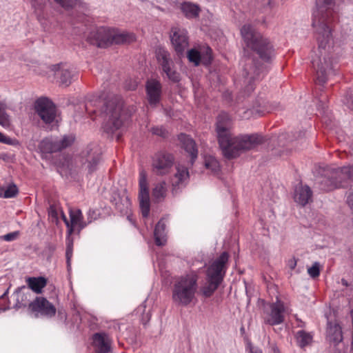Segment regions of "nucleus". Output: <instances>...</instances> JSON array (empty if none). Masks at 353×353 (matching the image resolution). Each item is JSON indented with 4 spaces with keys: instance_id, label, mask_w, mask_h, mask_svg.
<instances>
[{
    "instance_id": "nucleus-1",
    "label": "nucleus",
    "mask_w": 353,
    "mask_h": 353,
    "mask_svg": "<svg viewBox=\"0 0 353 353\" xmlns=\"http://www.w3.org/2000/svg\"><path fill=\"white\" fill-rule=\"evenodd\" d=\"M341 0H316V9L312 14L318 48L311 54V63L316 71V81L324 84L334 73L333 61L330 55L332 42L331 25L336 20Z\"/></svg>"
},
{
    "instance_id": "nucleus-2",
    "label": "nucleus",
    "mask_w": 353,
    "mask_h": 353,
    "mask_svg": "<svg viewBox=\"0 0 353 353\" xmlns=\"http://www.w3.org/2000/svg\"><path fill=\"white\" fill-rule=\"evenodd\" d=\"M231 120L226 113L219 115L216 121L218 141L223 154L228 159H234L244 151L252 150L264 141L259 134L242 135L232 137L231 132Z\"/></svg>"
},
{
    "instance_id": "nucleus-3",
    "label": "nucleus",
    "mask_w": 353,
    "mask_h": 353,
    "mask_svg": "<svg viewBox=\"0 0 353 353\" xmlns=\"http://www.w3.org/2000/svg\"><path fill=\"white\" fill-rule=\"evenodd\" d=\"M241 34L245 43V48L255 52L259 58L267 63L274 57V49L270 41L249 24L244 25Z\"/></svg>"
},
{
    "instance_id": "nucleus-4",
    "label": "nucleus",
    "mask_w": 353,
    "mask_h": 353,
    "mask_svg": "<svg viewBox=\"0 0 353 353\" xmlns=\"http://www.w3.org/2000/svg\"><path fill=\"white\" fill-rule=\"evenodd\" d=\"M199 276L191 272L179 277L174 282L172 293L173 302L182 306H187L195 299L198 290Z\"/></svg>"
},
{
    "instance_id": "nucleus-5",
    "label": "nucleus",
    "mask_w": 353,
    "mask_h": 353,
    "mask_svg": "<svg viewBox=\"0 0 353 353\" xmlns=\"http://www.w3.org/2000/svg\"><path fill=\"white\" fill-rule=\"evenodd\" d=\"M228 258V254L223 252L208 268L206 283L201 288V293L205 298L212 296L222 282Z\"/></svg>"
},
{
    "instance_id": "nucleus-6",
    "label": "nucleus",
    "mask_w": 353,
    "mask_h": 353,
    "mask_svg": "<svg viewBox=\"0 0 353 353\" xmlns=\"http://www.w3.org/2000/svg\"><path fill=\"white\" fill-rule=\"evenodd\" d=\"M126 119L123 111V103L118 99H113L105 103V119L103 123V130L108 133H112L118 130Z\"/></svg>"
},
{
    "instance_id": "nucleus-7",
    "label": "nucleus",
    "mask_w": 353,
    "mask_h": 353,
    "mask_svg": "<svg viewBox=\"0 0 353 353\" xmlns=\"http://www.w3.org/2000/svg\"><path fill=\"white\" fill-rule=\"evenodd\" d=\"M353 176V166H345L333 170L331 176L323 178L321 181V188L331 191L345 186V182Z\"/></svg>"
},
{
    "instance_id": "nucleus-8",
    "label": "nucleus",
    "mask_w": 353,
    "mask_h": 353,
    "mask_svg": "<svg viewBox=\"0 0 353 353\" xmlns=\"http://www.w3.org/2000/svg\"><path fill=\"white\" fill-rule=\"evenodd\" d=\"M156 57L158 63L167 78L173 83L179 82L181 75L174 68V64L170 53L163 48H159L156 51Z\"/></svg>"
},
{
    "instance_id": "nucleus-9",
    "label": "nucleus",
    "mask_w": 353,
    "mask_h": 353,
    "mask_svg": "<svg viewBox=\"0 0 353 353\" xmlns=\"http://www.w3.org/2000/svg\"><path fill=\"white\" fill-rule=\"evenodd\" d=\"M139 199L141 214L143 217H148L150 213V203L147 174L145 171L143 170H141L139 172Z\"/></svg>"
},
{
    "instance_id": "nucleus-10",
    "label": "nucleus",
    "mask_w": 353,
    "mask_h": 353,
    "mask_svg": "<svg viewBox=\"0 0 353 353\" xmlns=\"http://www.w3.org/2000/svg\"><path fill=\"white\" fill-rule=\"evenodd\" d=\"M35 110L46 123H52L56 117L55 105L47 98H40L36 101Z\"/></svg>"
},
{
    "instance_id": "nucleus-11",
    "label": "nucleus",
    "mask_w": 353,
    "mask_h": 353,
    "mask_svg": "<svg viewBox=\"0 0 353 353\" xmlns=\"http://www.w3.org/2000/svg\"><path fill=\"white\" fill-rule=\"evenodd\" d=\"M284 304L277 299L276 302L270 304L269 310L265 312L264 322L270 325H279L284 321Z\"/></svg>"
},
{
    "instance_id": "nucleus-12",
    "label": "nucleus",
    "mask_w": 353,
    "mask_h": 353,
    "mask_svg": "<svg viewBox=\"0 0 353 353\" xmlns=\"http://www.w3.org/2000/svg\"><path fill=\"white\" fill-rule=\"evenodd\" d=\"M173 163L174 157L171 154L166 152H159L153 157V170L157 174H165L172 167Z\"/></svg>"
},
{
    "instance_id": "nucleus-13",
    "label": "nucleus",
    "mask_w": 353,
    "mask_h": 353,
    "mask_svg": "<svg viewBox=\"0 0 353 353\" xmlns=\"http://www.w3.org/2000/svg\"><path fill=\"white\" fill-rule=\"evenodd\" d=\"M29 309L35 313V316L52 317L56 314L55 307L43 297H37L29 304Z\"/></svg>"
},
{
    "instance_id": "nucleus-14",
    "label": "nucleus",
    "mask_w": 353,
    "mask_h": 353,
    "mask_svg": "<svg viewBox=\"0 0 353 353\" xmlns=\"http://www.w3.org/2000/svg\"><path fill=\"white\" fill-rule=\"evenodd\" d=\"M74 140V138L71 135L64 136L60 139H46L41 142V147L46 152H57L71 145Z\"/></svg>"
},
{
    "instance_id": "nucleus-15",
    "label": "nucleus",
    "mask_w": 353,
    "mask_h": 353,
    "mask_svg": "<svg viewBox=\"0 0 353 353\" xmlns=\"http://www.w3.org/2000/svg\"><path fill=\"white\" fill-rule=\"evenodd\" d=\"M88 41L99 48H104L110 44V29L100 27L91 31L87 38Z\"/></svg>"
},
{
    "instance_id": "nucleus-16",
    "label": "nucleus",
    "mask_w": 353,
    "mask_h": 353,
    "mask_svg": "<svg viewBox=\"0 0 353 353\" xmlns=\"http://www.w3.org/2000/svg\"><path fill=\"white\" fill-rule=\"evenodd\" d=\"M176 170V173L171 179L173 194H177L180 190L186 185L190 176L188 168L183 165H177Z\"/></svg>"
},
{
    "instance_id": "nucleus-17",
    "label": "nucleus",
    "mask_w": 353,
    "mask_h": 353,
    "mask_svg": "<svg viewBox=\"0 0 353 353\" xmlns=\"http://www.w3.org/2000/svg\"><path fill=\"white\" fill-rule=\"evenodd\" d=\"M50 68L54 72V75L59 79L60 83L66 86L72 83L76 76L75 71L66 64L52 65Z\"/></svg>"
},
{
    "instance_id": "nucleus-18",
    "label": "nucleus",
    "mask_w": 353,
    "mask_h": 353,
    "mask_svg": "<svg viewBox=\"0 0 353 353\" xmlns=\"http://www.w3.org/2000/svg\"><path fill=\"white\" fill-rule=\"evenodd\" d=\"M70 222L68 227V236H70L74 232L77 231L79 233L84 228L87 226L86 221H83V214L79 209H70L69 211Z\"/></svg>"
},
{
    "instance_id": "nucleus-19",
    "label": "nucleus",
    "mask_w": 353,
    "mask_h": 353,
    "mask_svg": "<svg viewBox=\"0 0 353 353\" xmlns=\"http://www.w3.org/2000/svg\"><path fill=\"white\" fill-rule=\"evenodd\" d=\"M147 99L150 105L155 106L160 101L161 95V83L159 81L151 79L147 81Z\"/></svg>"
},
{
    "instance_id": "nucleus-20",
    "label": "nucleus",
    "mask_w": 353,
    "mask_h": 353,
    "mask_svg": "<svg viewBox=\"0 0 353 353\" xmlns=\"http://www.w3.org/2000/svg\"><path fill=\"white\" fill-rule=\"evenodd\" d=\"M171 36L172 43L178 54H182L188 46V38L185 30L174 28Z\"/></svg>"
},
{
    "instance_id": "nucleus-21",
    "label": "nucleus",
    "mask_w": 353,
    "mask_h": 353,
    "mask_svg": "<svg viewBox=\"0 0 353 353\" xmlns=\"http://www.w3.org/2000/svg\"><path fill=\"white\" fill-rule=\"evenodd\" d=\"M100 161V155L92 150L83 152L81 157H80V162L82 164L83 170L88 171L89 174L94 172L98 167Z\"/></svg>"
},
{
    "instance_id": "nucleus-22",
    "label": "nucleus",
    "mask_w": 353,
    "mask_h": 353,
    "mask_svg": "<svg viewBox=\"0 0 353 353\" xmlns=\"http://www.w3.org/2000/svg\"><path fill=\"white\" fill-rule=\"evenodd\" d=\"M252 61L250 59L247 60L246 65L244 68L247 77L249 79V85L247 86L248 92L250 93L254 90V86L251 82L254 79L260 78L261 74H263L266 68L262 65H252Z\"/></svg>"
},
{
    "instance_id": "nucleus-23",
    "label": "nucleus",
    "mask_w": 353,
    "mask_h": 353,
    "mask_svg": "<svg viewBox=\"0 0 353 353\" xmlns=\"http://www.w3.org/2000/svg\"><path fill=\"white\" fill-rule=\"evenodd\" d=\"M211 53L212 50L209 47H206L203 51L192 48L188 51L187 57L190 63H192L195 66H198L201 59L203 60L205 63L210 62L212 59Z\"/></svg>"
},
{
    "instance_id": "nucleus-24",
    "label": "nucleus",
    "mask_w": 353,
    "mask_h": 353,
    "mask_svg": "<svg viewBox=\"0 0 353 353\" xmlns=\"http://www.w3.org/2000/svg\"><path fill=\"white\" fill-rule=\"evenodd\" d=\"M93 346L98 353H108L111 350V339L104 333H96L93 335Z\"/></svg>"
},
{
    "instance_id": "nucleus-25",
    "label": "nucleus",
    "mask_w": 353,
    "mask_h": 353,
    "mask_svg": "<svg viewBox=\"0 0 353 353\" xmlns=\"http://www.w3.org/2000/svg\"><path fill=\"white\" fill-rule=\"evenodd\" d=\"M179 140L182 148L189 154L191 158V163H193L198 157V149L195 141L188 135L181 134Z\"/></svg>"
},
{
    "instance_id": "nucleus-26",
    "label": "nucleus",
    "mask_w": 353,
    "mask_h": 353,
    "mask_svg": "<svg viewBox=\"0 0 353 353\" xmlns=\"http://www.w3.org/2000/svg\"><path fill=\"white\" fill-rule=\"evenodd\" d=\"M326 332L327 339L334 345L343 341L341 327L336 321H328Z\"/></svg>"
},
{
    "instance_id": "nucleus-27",
    "label": "nucleus",
    "mask_w": 353,
    "mask_h": 353,
    "mask_svg": "<svg viewBox=\"0 0 353 353\" xmlns=\"http://www.w3.org/2000/svg\"><path fill=\"white\" fill-rule=\"evenodd\" d=\"M312 192L309 186L299 184L294 190V201L302 206L312 200Z\"/></svg>"
},
{
    "instance_id": "nucleus-28",
    "label": "nucleus",
    "mask_w": 353,
    "mask_h": 353,
    "mask_svg": "<svg viewBox=\"0 0 353 353\" xmlns=\"http://www.w3.org/2000/svg\"><path fill=\"white\" fill-rule=\"evenodd\" d=\"M135 40L136 37L132 32H119L110 29V44L130 43Z\"/></svg>"
},
{
    "instance_id": "nucleus-29",
    "label": "nucleus",
    "mask_w": 353,
    "mask_h": 353,
    "mask_svg": "<svg viewBox=\"0 0 353 353\" xmlns=\"http://www.w3.org/2000/svg\"><path fill=\"white\" fill-rule=\"evenodd\" d=\"M26 283L33 292L40 294L46 286L47 280L43 276L28 277L26 279Z\"/></svg>"
},
{
    "instance_id": "nucleus-30",
    "label": "nucleus",
    "mask_w": 353,
    "mask_h": 353,
    "mask_svg": "<svg viewBox=\"0 0 353 353\" xmlns=\"http://www.w3.org/2000/svg\"><path fill=\"white\" fill-rule=\"evenodd\" d=\"M58 4L65 9H69L74 6L77 3V0H54ZM44 0H31V5L35 11L41 10L44 6Z\"/></svg>"
},
{
    "instance_id": "nucleus-31",
    "label": "nucleus",
    "mask_w": 353,
    "mask_h": 353,
    "mask_svg": "<svg viewBox=\"0 0 353 353\" xmlns=\"http://www.w3.org/2000/svg\"><path fill=\"white\" fill-rule=\"evenodd\" d=\"M167 193L166 183L164 181L159 182L154 185L152 189V196L157 202L163 201Z\"/></svg>"
},
{
    "instance_id": "nucleus-32",
    "label": "nucleus",
    "mask_w": 353,
    "mask_h": 353,
    "mask_svg": "<svg viewBox=\"0 0 353 353\" xmlns=\"http://www.w3.org/2000/svg\"><path fill=\"white\" fill-rule=\"evenodd\" d=\"M295 338L297 345L301 348H304L312 343L313 336L310 332H307L304 330H299L296 332Z\"/></svg>"
},
{
    "instance_id": "nucleus-33",
    "label": "nucleus",
    "mask_w": 353,
    "mask_h": 353,
    "mask_svg": "<svg viewBox=\"0 0 353 353\" xmlns=\"http://www.w3.org/2000/svg\"><path fill=\"white\" fill-rule=\"evenodd\" d=\"M181 10L186 17L192 19L199 16L200 8L196 4L185 2L181 5Z\"/></svg>"
},
{
    "instance_id": "nucleus-34",
    "label": "nucleus",
    "mask_w": 353,
    "mask_h": 353,
    "mask_svg": "<svg viewBox=\"0 0 353 353\" xmlns=\"http://www.w3.org/2000/svg\"><path fill=\"white\" fill-rule=\"evenodd\" d=\"M165 229V225L163 223L161 222H159L155 227L154 235L155 243L157 245H164L166 242Z\"/></svg>"
},
{
    "instance_id": "nucleus-35",
    "label": "nucleus",
    "mask_w": 353,
    "mask_h": 353,
    "mask_svg": "<svg viewBox=\"0 0 353 353\" xmlns=\"http://www.w3.org/2000/svg\"><path fill=\"white\" fill-rule=\"evenodd\" d=\"M18 192V188L13 183L0 188V196L3 198H13L17 195Z\"/></svg>"
},
{
    "instance_id": "nucleus-36",
    "label": "nucleus",
    "mask_w": 353,
    "mask_h": 353,
    "mask_svg": "<svg viewBox=\"0 0 353 353\" xmlns=\"http://www.w3.org/2000/svg\"><path fill=\"white\" fill-rule=\"evenodd\" d=\"M6 106L0 102V125L8 128L10 125V120L9 116L5 112Z\"/></svg>"
},
{
    "instance_id": "nucleus-37",
    "label": "nucleus",
    "mask_w": 353,
    "mask_h": 353,
    "mask_svg": "<svg viewBox=\"0 0 353 353\" xmlns=\"http://www.w3.org/2000/svg\"><path fill=\"white\" fill-rule=\"evenodd\" d=\"M205 166L207 169L210 170L212 172H216L219 169L218 161L213 157L210 156L205 158Z\"/></svg>"
},
{
    "instance_id": "nucleus-38",
    "label": "nucleus",
    "mask_w": 353,
    "mask_h": 353,
    "mask_svg": "<svg viewBox=\"0 0 353 353\" xmlns=\"http://www.w3.org/2000/svg\"><path fill=\"white\" fill-rule=\"evenodd\" d=\"M307 273L310 277L315 279L320 274V264L319 262H314L312 267L307 269Z\"/></svg>"
},
{
    "instance_id": "nucleus-39",
    "label": "nucleus",
    "mask_w": 353,
    "mask_h": 353,
    "mask_svg": "<svg viewBox=\"0 0 353 353\" xmlns=\"http://www.w3.org/2000/svg\"><path fill=\"white\" fill-rule=\"evenodd\" d=\"M99 214L97 210H90L87 213V225L99 218Z\"/></svg>"
},
{
    "instance_id": "nucleus-40",
    "label": "nucleus",
    "mask_w": 353,
    "mask_h": 353,
    "mask_svg": "<svg viewBox=\"0 0 353 353\" xmlns=\"http://www.w3.org/2000/svg\"><path fill=\"white\" fill-rule=\"evenodd\" d=\"M151 132L152 134L161 137H165L168 135V131L163 127H153L151 129Z\"/></svg>"
},
{
    "instance_id": "nucleus-41",
    "label": "nucleus",
    "mask_w": 353,
    "mask_h": 353,
    "mask_svg": "<svg viewBox=\"0 0 353 353\" xmlns=\"http://www.w3.org/2000/svg\"><path fill=\"white\" fill-rule=\"evenodd\" d=\"M19 232L18 231H15L1 236H0V239L9 242L16 240L19 237Z\"/></svg>"
},
{
    "instance_id": "nucleus-42",
    "label": "nucleus",
    "mask_w": 353,
    "mask_h": 353,
    "mask_svg": "<svg viewBox=\"0 0 353 353\" xmlns=\"http://www.w3.org/2000/svg\"><path fill=\"white\" fill-rule=\"evenodd\" d=\"M68 243H67V249H66V258L67 263L69 265L70 259L72 255V241L70 239V236H68Z\"/></svg>"
},
{
    "instance_id": "nucleus-43",
    "label": "nucleus",
    "mask_w": 353,
    "mask_h": 353,
    "mask_svg": "<svg viewBox=\"0 0 353 353\" xmlns=\"http://www.w3.org/2000/svg\"><path fill=\"white\" fill-rule=\"evenodd\" d=\"M345 103L350 108L353 110V89L347 92L345 97Z\"/></svg>"
},
{
    "instance_id": "nucleus-44",
    "label": "nucleus",
    "mask_w": 353,
    "mask_h": 353,
    "mask_svg": "<svg viewBox=\"0 0 353 353\" xmlns=\"http://www.w3.org/2000/svg\"><path fill=\"white\" fill-rule=\"evenodd\" d=\"M48 215L52 220L57 221L58 220V210L54 206L51 205L48 210Z\"/></svg>"
},
{
    "instance_id": "nucleus-45",
    "label": "nucleus",
    "mask_w": 353,
    "mask_h": 353,
    "mask_svg": "<svg viewBox=\"0 0 353 353\" xmlns=\"http://www.w3.org/2000/svg\"><path fill=\"white\" fill-rule=\"evenodd\" d=\"M0 143L8 144V145H12L13 140L12 139H10V137L4 135L1 132H0Z\"/></svg>"
},
{
    "instance_id": "nucleus-46",
    "label": "nucleus",
    "mask_w": 353,
    "mask_h": 353,
    "mask_svg": "<svg viewBox=\"0 0 353 353\" xmlns=\"http://www.w3.org/2000/svg\"><path fill=\"white\" fill-rule=\"evenodd\" d=\"M296 264H297V260L295 258L290 259L288 261V266L291 270H293L295 269Z\"/></svg>"
},
{
    "instance_id": "nucleus-47",
    "label": "nucleus",
    "mask_w": 353,
    "mask_h": 353,
    "mask_svg": "<svg viewBox=\"0 0 353 353\" xmlns=\"http://www.w3.org/2000/svg\"><path fill=\"white\" fill-rule=\"evenodd\" d=\"M347 202L350 207L353 209V192H350L347 199Z\"/></svg>"
},
{
    "instance_id": "nucleus-48",
    "label": "nucleus",
    "mask_w": 353,
    "mask_h": 353,
    "mask_svg": "<svg viewBox=\"0 0 353 353\" xmlns=\"http://www.w3.org/2000/svg\"><path fill=\"white\" fill-rule=\"evenodd\" d=\"M61 218L63 219V221H64L66 227H69V222L70 221L67 219L65 214L62 212L61 211Z\"/></svg>"
},
{
    "instance_id": "nucleus-49",
    "label": "nucleus",
    "mask_w": 353,
    "mask_h": 353,
    "mask_svg": "<svg viewBox=\"0 0 353 353\" xmlns=\"http://www.w3.org/2000/svg\"><path fill=\"white\" fill-rule=\"evenodd\" d=\"M145 307L144 305H141V306L138 308V310H145Z\"/></svg>"
},
{
    "instance_id": "nucleus-50",
    "label": "nucleus",
    "mask_w": 353,
    "mask_h": 353,
    "mask_svg": "<svg viewBox=\"0 0 353 353\" xmlns=\"http://www.w3.org/2000/svg\"><path fill=\"white\" fill-rule=\"evenodd\" d=\"M252 353H262V352L261 350H253Z\"/></svg>"
},
{
    "instance_id": "nucleus-51",
    "label": "nucleus",
    "mask_w": 353,
    "mask_h": 353,
    "mask_svg": "<svg viewBox=\"0 0 353 353\" xmlns=\"http://www.w3.org/2000/svg\"><path fill=\"white\" fill-rule=\"evenodd\" d=\"M136 85H134L132 87H130V89L134 90L136 88Z\"/></svg>"
},
{
    "instance_id": "nucleus-52",
    "label": "nucleus",
    "mask_w": 353,
    "mask_h": 353,
    "mask_svg": "<svg viewBox=\"0 0 353 353\" xmlns=\"http://www.w3.org/2000/svg\"><path fill=\"white\" fill-rule=\"evenodd\" d=\"M150 320V316L148 315V314H147V319H146V321H149Z\"/></svg>"
},
{
    "instance_id": "nucleus-53",
    "label": "nucleus",
    "mask_w": 353,
    "mask_h": 353,
    "mask_svg": "<svg viewBox=\"0 0 353 353\" xmlns=\"http://www.w3.org/2000/svg\"><path fill=\"white\" fill-rule=\"evenodd\" d=\"M270 0H268V1H267V2H266V3L269 4V3H270Z\"/></svg>"
},
{
    "instance_id": "nucleus-54",
    "label": "nucleus",
    "mask_w": 353,
    "mask_h": 353,
    "mask_svg": "<svg viewBox=\"0 0 353 353\" xmlns=\"http://www.w3.org/2000/svg\"><path fill=\"white\" fill-rule=\"evenodd\" d=\"M129 202H128V204H127V206H126V208H128V205H129Z\"/></svg>"
},
{
    "instance_id": "nucleus-55",
    "label": "nucleus",
    "mask_w": 353,
    "mask_h": 353,
    "mask_svg": "<svg viewBox=\"0 0 353 353\" xmlns=\"http://www.w3.org/2000/svg\"><path fill=\"white\" fill-rule=\"evenodd\" d=\"M274 353H279V352L274 349Z\"/></svg>"
}]
</instances>
